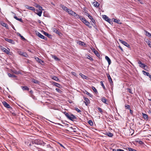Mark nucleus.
Returning <instances> with one entry per match:
<instances>
[{"label": "nucleus", "mask_w": 151, "mask_h": 151, "mask_svg": "<svg viewBox=\"0 0 151 151\" xmlns=\"http://www.w3.org/2000/svg\"><path fill=\"white\" fill-rule=\"evenodd\" d=\"M64 114L68 119L72 121H73V119H76L77 118V117L72 114H69L68 113L65 111L64 112Z\"/></svg>", "instance_id": "f257e3e1"}, {"label": "nucleus", "mask_w": 151, "mask_h": 151, "mask_svg": "<svg viewBox=\"0 0 151 151\" xmlns=\"http://www.w3.org/2000/svg\"><path fill=\"white\" fill-rule=\"evenodd\" d=\"M80 20L86 26L90 28H91L92 26L90 25V22H88L86 19L82 17L80 19Z\"/></svg>", "instance_id": "f03ea898"}, {"label": "nucleus", "mask_w": 151, "mask_h": 151, "mask_svg": "<svg viewBox=\"0 0 151 151\" xmlns=\"http://www.w3.org/2000/svg\"><path fill=\"white\" fill-rule=\"evenodd\" d=\"M102 17L105 21H107L110 24H112L113 23L112 21H111V19L109 18L106 15H102Z\"/></svg>", "instance_id": "7ed1b4c3"}, {"label": "nucleus", "mask_w": 151, "mask_h": 151, "mask_svg": "<svg viewBox=\"0 0 151 151\" xmlns=\"http://www.w3.org/2000/svg\"><path fill=\"white\" fill-rule=\"evenodd\" d=\"M0 48L1 50L3 51V52H5L6 54L11 55V52L9 51L6 48H5L4 47L2 46H1Z\"/></svg>", "instance_id": "20e7f679"}, {"label": "nucleus", "mask_w": 151, "mask_h": 151, "mask_svg": "<svg viewBox=\"0 0 151 151\" xmlns=\"http://www.w3.org/2000/svg\"><path fill=\"white\" fill-rule=\"evenodd\" d=\"M119 40L121 43L125 46H126L127 47L129 48L130 47V45L128 44L126 42L120 39H119Z\"/></svg>", "instance_id": "39448f33"}, {"label": "nucleus", "mask_w": 151, "mask_h": 151, "mask_svg": "<svg viewBox=\"0 0 151 151\" xmlns=\"http://www.w3.org/2000/svg\"><path fill=\"white\" fill-rule=\"evenodd\" d=\"M36 35L38 36V37L40 38L43 39L45 40H47V38L43 35H42L41 34L39 33V32H37L36 33Z\"/></svg>", "instance_id": "423d86ee"}, {"label": "nucleus", "mask_w": 151, "mask_h": 151, "mask_svg": "<svg viewBox=\"0 0 151 151\" xmlns=\"http://www.w3.org/2000/svg\"><path fill=\"white\" fill-rule=\"evenodd\" d=\"M83 99L85 101H84V103L85 104V105L87 106L90 103V101L89 99L88 98L85 97V96L83 97Z\"/></svg>", "instance_id": "0eeeda50"}, {"label": "nucleus", "mask_w": 151, "mask_h": 151, "mask_svg": "<svg viewBox=\"0 0 151 151\" xmlns=\"http://www.w3.org/2000/svg\"><path fill=\"white\" fill-rule=\"evenodd\" d=\"M2 104L6 108L11 109H12V108L5 101H3L2 102Z\"/></svg>", "instance_id": "6e6552de"}, {"label": "nucleus", "mask_w": 151, "mask_h": 151, "mask_svg": "<svg viewBox=\"0 0 151 151\" xmlns=\"http://www.w3.org/2000/svg\"><path fill=\"white\" fill-rule=\"evenodd\" d=\"M4 39L5 41L7 42H9L13 44H15V42L13 40L10 39H9L8 38L5 37L4 38Z\"/></svg>", "instance_id": "1a4fd4ad"}, {"label": "nucleus", "mask_w": 151, "mask_h": 151, "mask_svg": "<svg viewBox=\"0 0 151 151\" xmlns=\"http://www.w3.org/2000/svg\"><path fill=\"white\" fill-rule=\"evenodd\" d=\"M42 33L45 36H47L48 38L51 39L52 37V36L51 35L48 34L47 33L45 32L44 31H42Z\"/></svg>", "instance_id": "9d476101"}, {"label": "nucleus", "mask_w": 151, "mask_h": 151, "mask_svg": "<svg viewBox=\"0 0 151 151\" xmlns=\"http://www.w3.org/2000/svg\"><path fill=\"white\" fill-rule=\"evenodd\" d=\"M107 76L110 82V83H111V86H112V85L113 86V83L112 81V79L109 74H107Z\"/></svg>", "instance_id": "9b49d317"}, {"label": "nucleus", "mask_w": 151, "mask_h": 151, "mask_svg": "<svg viewBox=\"0 0 151 151\" xmlns=\"http://www.w3.org/2000/svg\"><path fill=\"white\" fill-rule=\"evenodd\" d=\"M12 13L14 14V19H15L16 20L19 21L20 22H23V21L22 19V18H18L16 16V14L15 13H14L13 12H12Z\"/></svg>", "instance_id": "f8f14e48"}, {"label": "nucleus", "mask_w": 151, "mask_h": 151, "mask_svg": "<svg viewBox=\"0 0 151 151\" xmlns=\"http://www.w3.org/2000/svg\"><path fill=\"white\" fill-rule=\"evenodd\" d=\"M72 15L76 17L77 18L79 19H80L82 17L78 15L74 12L73 14H72Z\"/></svg>", "instance_id": "ddd939ff"}, {"label": "nucleus", "mask_w": 151, "mask_h": 151, "mask_svg": "<svg viewBox=\"0 0 151 151\" xmlns=\"http://www.w3.org/2000/svg\"><path fill=\"white\" fill-rule=\"evenodd\" d=\"M138 63L139 64V66L142 68H144L146 66L145 65L142 63L140 60L138 61Z\"/></svg>", "instance_id": "4468645a"}, {"label": "nucleus", "mask_w": 151, "mask_h": 151, "mask_svg": "<svg viewBox=\"0 0 151 151\" xmlns=\"http://www.w3.org/2000/svg\"><path fill=\"white\" fill-rule=\"evenodd\" d=\"M25 7L27 9L30 10L32 11L35 10V8L33 6H30L28 5H26Z\"/></svg>", "instance_id": "2eb2a0df"}, {"label": "nucleus", "mask_w": 151, "mask_h": 151, "mask_svg": "<svg viewBox=\"0 0 151 151\" xmlns=\"http://www.w3.org/2000/svg\"><path fill=\"white\" fill-rule=\"evenodd\" d=\"M68 129L71 132H77L76 129L73 128L72 127H69Z\"/></svg>", "instance_id": "dca6fc26"}, {"label": "nucleus", "mask_w": 151, "mask_h": 151, "mask_svg": "<svg viewBox=\"0 0 151 151\" xmlns=\"http://www.w3.org/2000/svg\"><path fill=\"white\" fill-rule=\"evenodd\" d=\"M104 134L109 137H112L113 136V134L109 132H106Z\"/></svg>", "instance_id": "f3484780"}, {"label": "nucleus", "mask_w": 151, "mask_h": 151, "mask_svg": "<svg viewBox=\"0 0 151 151\" xmlns=\"http://www.w3.org/2000/svg\"><path fill=\"white\" fill-rule=\"evenodd\" d=\"M18 53L20 55L24 56L25 57H27V55L26 54V53L22 51H19Z\"/></svg>", "instance_id": "a211bd4d"}, {"label": "nucleus", "mask_w": 151, "mask_h": 151, "mask_svg": "<svg viewBox=\"0 0 151 151\" xmlns=\"http://www.w3.org/2000/svg\"><path fill=\"white\" fill-rule=\"evenodd\" d=\"M42 10H37L36 12H37V13L36 14L38 15L39 17H41L42 13Z\"/></svg>", "instance_id": "6ab92c4d"}, {"label": "nucleus", "mask_w": 151, "mask_h": 151, "mask_svg": "<svg viewBox=\"0 0 151 151\" xmlns=\"http://www.w3.org/2000/svg\"><path fill=\"white\" fill-rule=\"evenodd\" d=\"M53 31L55 33H56L58 34L59 35H60V34H61V33L59 32L58 30H57L56 29L53 28L52 29Z\"/></svg>", "instance_id": "aec40b11"}, {"label": "nucleus", "mask_w": 151, "mask_h": 151, "mask_svg": "<svg viewBox=\"0 0 151 151\" xmlns=\"http://www.w3.org/2000/svg\"><path fill=\"white\" fill-rule=\"evenodd\" d=\"M32 81L34 83L37 84L38 85H39L40 83V82L39 81L37 80H36L34 78H33L32 79Z\"/></svg>", "instance_id": "412c9836"}, {"label": "nucleus", "mask_w": 151, "mask_h": 151, "mask_svg": "<svg viewBox=\"0 0 151 151\" xmlns=\"http://www.w3.org/2000/svg\"><path fill=\"white\" fill-rule=\"evenodd\" d=\"M21 88L23 91H29V88L26 86H22Z\"/></svg>", "instance_id": "4be33fe9"}, {"label": "nucleus", "mask_w": 151, "mask_h": 151, "mask_svg": "<svg viewBox=\"0 0 151 151\" xmlns=\"http://www.w3.org/2000/svg\"><path fill=\"white\" fill-rule=\"evenodd\" d=\"M113 21L116 22V23L119 24H121L122 23H121L119 19H113Z\"/></svg>", "instance_id": "5701e85b"}, {"label": "nucleus", "mask_w": 151, "mask_h": 151, "mask_svg": "<svg viewBox=\"0 0 151 151\" xmlns=\"http://www.w3.org/2000/svg\"><path fill=\"white\" fill-rule=\"evenodd\" d=\"M105 58L106 60H107V61H108L109 65H110L111 63V60L107 56H106Z\"/></svg>", "instance_id": "b1692460"}, {"label": "nucleus", "mask_w": 151, "mask_h": 151, "mask_svg": "<svg viewBox=\"0 0 151 151\" xmlns=\"http://www.w3.org/2000/svg\"><path fill=\"white\" fill-rule=\"evenodd\" d=\"M36 60L39 63L41 64L42 63H43V61H42L41 59H40L38 57H36L35 58Z\"/></svg>", "instance_id": "393cba45"}, {"label": "nucleus", "mask_w": 151, "mask_h": 151, "mask_svg": "<svg viewBox=\"0 0 151 151\" xmlns=\"http://www.w3.org/2000/svg\"><path fill=\"white\" fill-rule=\"evenodd\" d=\"M93 6L97 8L99 6V3L96 1L93 2Z\"/></svg>", "instance_id": "a878e982"}, {"label": "nucleus", "mask_w": 151, "mask_h": 151, "mask_svg": "<svg viewBox=\"0 0 151 151\" xmlns=\"http://www.w3.org/2000/svg\"><path fill=\"white\" fill-rule=\"evenodd\" d=\"M142 115L143 116V118L145 120H148V115L144 113H142Z\"/></svg>", "instance_id": "bb28decb"}, {"label": "nucleus", "mask_w": 151, "mask_h": 151, "mask_svg": "<svg viewBox=\"0 0 151 151\" xmlns=\"http://www.w3.org/2000/svg\"><path fill=\"white\" fill-rule=\"evenodd\" d=\"M35 144H36L37 145H42V143L43 144H45V143L43 142L42 141L40 142H39L37 140L35 141Z\"/></svg>", "instance_id": "cd10ccee"}, {"label": "nucleus", "mask_w": 151, "mask_h": 151, "mask_svg": "<svg viewBox=\"0 0 151 151\" xmlns=\"http://www.w3.org/2000/svg\"><path fill=\"white\" fill-rule=\"evenodd\" d=\"M145 33L146 35L151 38V34L146 30H145Z\"/></svg>", "instance_id": "c85d7f7f"}, {"label": "nucleus", "mask_w": 151, "mask_h": 151, "mask_svg": "<svg viewBox=\"0 0 151 151\" xmlns=\"http://www.w3.org/2000/svg\"><path fill=\"white\" fill-rule=\"evenodd\" d=\"M101 101L105 104H108V103L107 102L106 99L105 97H103L102 98Z\"/></svg>", "instance_id": "c756f323"}, {"label": "nucleus", "mask_w": 151, "mask_h": 151, "mask_svg": "<svg viewBox=\"0 0 151 151\" xmlns=\"http://www.w3.org/2000/svg\"><path fill=\"white\" fill-rule=\"evenodd\" d=\"M79 75L83 79H86L87 78V77L86 76L84 75L82 73H80Z\"/></svg>", "instance_id": "7c9ffc66"}, {"label": "nucleus", "mask_w": 151, "mask_h": 151, "mask_svg": "<svg viewBox=\"0 0 151 151\" xmlns=\"http://www.w3.org/2000/svg\"><path fill=\"white\" fill-rule=\"evenodd\" d=\"M53 83L54 86L58 88H60L61 86L60 85L56 82H54Z\"/></svg>", "instance_id": "2f4dec72"}, {"label": "nucleus", "mask_w": 151, "mask_h": 151, "mask_svg": "<svg viewBox=\"0 0 151 151\" xmlns=\"http://www.w3.org/2000/svg\"><path fill=\"white\" fill-rule=\"evenodd\" d=\"M36 7H37L39 8V10H44V9H42V7L40 5H38V4H36V5L35 6Z\"/></svg>", "instance_id": "473e14b6"}, {"label": "nucleus", "mask_w": 151, "mask_h": 151, "mask_svg": "<svg viewBox=\"0 0 151 151\" xmlns=\"http://www.w3.org/2000/svg\"><path fill=\"white\" fill-rule=\"evenodd\" d=\"M8 76L10 78H16V76L13 74H11L10 73H8Z\"/></svg>", "instance_id": "72a5a7b5"}, {"label": "nucleus", "mask_w": 151, "mask_h": 151, "mask_svg": "<svg viewBox=\"0 0 151 151\" xmlns=\"http://www.w3.org/2000/svg\"><path fill=\"white\" fill-rule=\"evenodd\" d=\"M61 7L64 10L66 11L67 12L68 11V9H69L67 7L64 5H62Z\"/></svg>", "instance_id": "f704fd0d"}, {"label": "nucleus", "mask_w": 151, "mask_h": 151, "mask_svg": "<svg viewBox=\"0 0 151 151\" xmlns=\"http://www.w3.org/2000/svg\"><path fill=\"white\" fill-rule=\"evenodd\" d=\"M92 89H93V90L94 91V92L96 93H98V91L96 90V88L94 87V86L92 87Z\"/></svg>", "instance_id": "c9c22d12"}, {"label": "nucleus", "mask_w": 151, "mask_h": 151, "mask_svg": "<svg viewBox=\"0 0 151 151\" xmlns=\"http://www.w3.org/2000/svg\"><path fill=\"white\" fill-rule=\"evenodd\" d=\"M93 52L97 57L100 56V55L97 51L94 50Z\"/></svg>", "instance_id": "e433bc0d"}, {"label": "nucleus", "mask_w": 151, "mask_h": 151, "mask_svg": "<svg viewBox=\"0 0 151 151\" xmlns=\"http://www.w3.org/2000/svg\"><path fill=\"white\" fill-rule=\"evenodd\" d=\"M84 92L87 95H88L90 97H91V94L90 93H89L88 91H87L86 90H85V91Z\"/></svg>", "instance_id": "4c0bfd02"}, {"label": "nucleus", "mask_w": 151, "mask_h": 151, "mask_svg": "<svg viewBox=\"0 0 151 151\" xmlns=\"http://www.w3.org/2000/svg\"><path fill=\"white\" fill-rule=\"evenodd\" d=\"M142 72L144 75H147V76L150 74L149 73L146 72L144 70H143Z\"/></svg>", "instance_id": "58836bf2"}, {"label": "nucleus", "mask_w": 151, "mask_h": 151, "mask_svg": "<svg viewBox=\"0 0 151 151\" xmlns=\"http://www.w3.org/2000/svg\"><path fill=\"white\" fill-rule=\"evenodd\" d=\"M52 79L56 81H58L59 80L58 78L56 76H53L52 78Z\"/></svg>", "instance_id": "ea45409f"}, {"label": "nucleus", "mask_w": 151, "mask_h": 151, "mask_svg": "<svg viewBox=\"0 0 151 151\" xmlns=\"http://www.w3.org/2000/svg\"><path fill=\"white\" fill-rule=\"evenodd\" d=\"M18 35L21 37L22 39L24 40H26V39L22 36L19 33H18Z\"/></svg>", "instance_id": "a19ab883"}, {"label": "nucleus", "mask_w": 151, "mask_h": 151, "mask_svg": "<svg viewBox=\"0 0 151 151\" xmlns=\"http://www.w3.org/2000/svg\"><path fill=\"white\" fill-rule=\"evenodd\" d=\"M88 123L91 126H92L93 125V123L92 120H90L88 121Z\"/></svg>", "instance_id": "79ce46f5"}, {"label": "nucleus", "mask_w": 151, "mask_h": 151, "mask_svg": "<svg viewBox=\"0 0 151 151\" xmlns=\"http://www.w3.org/2000/svg\"><path fill=\"white\" fill-rule=\"evenodd\" d=\"M67 12H68L69 14L72 15V14H73V11L69 9Z\"/></svg>", "instance_id": "37998d69"}, {"label": "nucleus", "mask_w": 151, "mask_h": 151, "mask_svg": "<svg viewBox=\"0 0 151 151\" xmlns=\"http://www.w3.org/2000/svg\"><path fill=\"white\" fill-rule=\"evenodd\" d=\"M100 83H101V86H102V87L103 88H104V90L106 89V88L105 87V86L104 84L103 81H101L100 82Z\"/></svg>", "instance_id": "c03bdc74"}, {"label": "nucleus", "mask_w": 151, "mask_h": 151, "mask_svg": "<svg viewBox=\"0 0 151 151\" xmlns=\"http://www.w3.org/2000/svg\"><path fill=\"white\" fill-rule=\"evenodd\" d=\"M125 106L126 109H130V106L128 105L125 104Z\"/></svg>", "instance_id": "a18cd8bd"}, {"label": "nucleus", "mask_w": 151, "mask_h": 151, "mask_svg": "<svg viewBox=\"0 0 151 151\" xmlns=\"http://www.w3.org/2000/svg\"><path fill=\"white\" fill-rule=\"evenodd\" d=\"M52 58H54V59L56 60L57 61L59 60V59L57 58L56 56L54 55L52 57Z\"/></svg>", "instance_id": "49530a36"}, {"label": "nucleus", "mask_w": 151, "mask_h": 151, "mask_svg": "<svg viewBox=\"0 0 151 151\" xmlns=\"http://www.w3.org/2000/svg\"><path fill=\"white\" fill-rule=\"evenodd\" d=\"M91 21L93 23V24H92V25L93 26L95 27L94 25H95V23H96V22L95 20L93 18L92 19H91Z\"/></svg>", "instance_id": "de8ad7c7"}, {"label": "nucleus", "mask_w": 151, "mask_h": 151, "mask_svg": "<svg viewBox=\"0 0 151 151\" xmlns=\"http://www.w3.org/2000/svg\"><path fill=\"white\" fill-rule=\"evenodd\" d=\"M55 90L58 92L59 93H61L62 92V91L59 89L58 88H56L55 89Z\"/></svg>", "instance_id": "09e8293b"}, {"label": "nucleus", "mask_w": 151, "mask_h": 151, "mask_svg": "<svg viewBox=\"0 0 151 151\" xmlns=\"http://www.w3.org/2000/svg\"><path fill=\"white\" fill-rule=\"evenodd\" d=\"M127 90L128 92L131 94H133L132 92V90L131 89L129 88H127Z\"/></svg>", "instance_id": "8fccbe9b"}, {"label": "nucleus", "mask_w": 151, "mask_h": 151, "mask_svg": "<svg viewBox=\"0 0 151 151\" xmlns=\"http://www.w3.org/2000/svg\"><path fill=\"white\" fill-rule=\"evenodd\" d=\"M98 109V110L99 111L101 114L103 113V111L99 107L97 108Z\"/></svg>", "instance_id": "3c124183"}, {"label": "nucleus", "mask_w": 151, "mask_h": 151, "mask_svg": "<svg viewBox=\"0 0 151 151\" xmlns=\"http://www.w3.org/2000/svg\"><path fill=\"white\" fill-rule=\"evenodd\" d=\"M2 25L6 28H8V26L6 24L4 23Z\"/></svg>", "instance_id": "603ef678"}, {"label": "nucleus", "mask_w": 151, "mask_h": 151, "mask_svg": "<svg viewBox=\"0 0 151 151\" xmlns=\"http://www.w3.org/2000/svg\"><path fill=\"white\" fill-rule=\"evenodd\" d=\"M87 58L90 60H93V58L89 55L88 56V57H87Z\"/></svg>", "instance_id": "864d4df0"}, {"label": "nucleus", "mask_w": 151, "mask_h": 151, "mask_svg": "<svg viewBox=\"0 0 151 151\" xmlns=\"http://www.w3.org/2000/svg\"><path fill=\"white\" fill-rule=\"evenodd\" d=\"M75 109L76 110V111H77L79 113L81 112V111L77 108H76Z\"/></svg>", "instance_id": "5fc2aeb1"}, {"label": "nucleus", "mask_w": 151, "mask_h": 151, "mask_svg": "<svg viewBox=\"0 0 151 151\" xmlns=\"http://www.w3.org/2000/svg\"><path fill=\"white\" fill-rule=\"evenodd\" d=\"M80 44L82 46H83L84 45H85L84 42L81 41H80Z\"/></svg>", "instance_id": "6e6d98bb"}, {"label": "nucleus", "mask_w": 151, "mask_h": 151, "mask_svg": "<svg viewBox=\"0 0 151 151\" xmlns=\"http://www.w3.org/2000/svg\"><path fill=\"white\" fill-rule=\"evenodd\" d=\"M88 17L91 20L93 19L92 16H91L90 15H88Z\"/></svg>", "instance_id": "4d7b16f0"}, {"label": "nucleus", "mask_w": 151, "mask_h": 151, "mask_svg": "<svg viewBox=\"0 0 151 151\" xmlns=\"http://www.w3.org/2000/svg\"><path fill=\"white\" fill-rule=\"evenodd\" d=\"M30 96L34 99H35V96L33 95V94L32 95H30Z\"/></svg>", "instance_id": "13d9d810"}, {"label": "nucleus", "mask_w": 151, "mask_h": 151, "mask_svg": "<svg viewBox=\"0 0 151 151\" xmlns=\"http://www.w3.org/2000/svg\"><path fill=\"white\" fill-rule=\"evenodd\" d=\"M59 144L61 147H63L64 149H65V147L62 144L60 143H59Z\"/></svg>", "instance_id": "bf43d9fd"}, {"label": "nucleus", "mask_w": 151, "mask_h": 151, "mask_svg": "<svg viewBox=\"0 0 151 151\" xmlns=\"http://www.w3.org/2000/svg\"><path fill=\"white\" fill-rule=\"evenodd\" d=\"M29 93L31 94L30 95H32L33 94V92L32 90H31L29 91Z\"/></svg>", "instance_id": "052dcab7"}, {"label": "nucleus", "mask_w": 151, "mask_h": 151, "mask_svg": "<svg viewBox=\"0 0 151 151\" xmlns=\"http://www.w3.org/2000/svg\"><path fill=\"white\" fill-rule=\"evenodd\" d=\"M117 151H124V150L121 149H117Z\"/></svg>", "instance_id": "680f3d73"}, {"label": "nucleus", "mask_w": 151, "mask_h": 151, "mask_svg": "<svg viewBox=\"0 0 151 151\" xmlns=\"http://www.w3.org/2000/svg\"><path fill=\"white\" fill-rule=\"evenodd\" d=\"M148 45L151 48V42H149Z\"/></svg>", "instance_id": "e2e57ef3"}, {"label": "nucleus", "mask_w": 151, "mask_h": 151, "mask_svg": "<svg viewBox=\"0 0 151 151\" xmlns=\"http://www.w3.org/2000/svg\"><path fill=\"white\" fill-rule=\"evenodd\" d=\"M71 74L74 75V76H76V73L75 72H71Z\"/></svg>", "instance_id": "0e129e2a"}, {"label": "nucleus", "mask_w": 151, "mask_h": 151, "mask_svg": "<svg viewBox=\"0 0 151 151\" xmlns=\"http://www.w3.org/2000/svg\"><path fill=\"white\" fill-rule=\"evenodd\" d=\"M119 48L120 49V50H121L122 51H123V49L120 46H119Z\"/></svg>", "instance_id": "69168bd1"}, {"label": "nucleus", "mask_w": 151, "mask_h": 151, "mask_svg": "<svg viewBox=\"0 0 151 151\" xmlns=\"http://www.w3.org/2000/svg\"><path fill=\"white\" fill-rule=\"evenodd\" d=\"M85 15H86L87 16H88V15H90V14H88V13H87L86 12H85Z\"/></svg>", "instance_id": "338daca9"}, {"label": "nucleus", "mask_w": 151, "mask_h": 151, "mask_svg": "<svg viewBox=\"0 0 151 151\" xmlns=\"http://www.w3.org/2000/svg\"><path fill=\"white\" fill-rule=\"evenodd\" d=\"M113 151H117V150L116 149H112Z\"/></svg>", "instance_id": "774afa93"}]
</instances>
